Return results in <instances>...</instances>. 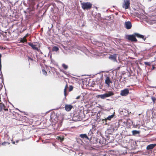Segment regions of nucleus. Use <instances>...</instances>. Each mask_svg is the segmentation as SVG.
<instances>
[{
  "mask_svg": "<svg viewBox=\"0 0 156 156\" xmlns=\"http://www.w3.org/2000/svg\"><path fill=\"white\" fill-rule=\"evenodd\" d=\"M98 117H99V116H98V117H97V119L98 118Z\"/></svg>",
  "mask_w": 156,
  "mask_h": 156,
  "instance_id": "obj_39",
  "label": "nucleus"
},
{
  "mask_svg": "<svg viewBox=\"0 0 156 156\" xmlns=\"http://www.w3.org/2000/svg\"><path fill=\"white\" fill-rule=\"evenodd\" d=\"M105 83L108 86H110L111 83H112V82L110 80V78L108 76H106L105 80Z\"/></svg>",
  "mask_w": 156,
  "mask_h": 156,
  "instance_id": "obj_10",
  "label": "nucleus"
},
{
  "mask_svg": "<svg viewBox=\"0 0 156 156\" xmlns=\"http://www.w3.org/2000/svg\"><path fill=\"white\" fill-rule=\"evenodd\" d=\"M79 136L80 137L83 139H85L88 140H89V137L86 134H80V135Z\"/></svg>",
  "mask_w": 156,
  "mask_h": 156,
  "instance_id": "obj_12",
  "label": "nucleus"
},
{
  "mask_svg": "<svg viewBox=\"0 0 156 156\" xmlns=\"http://www.w3.org/2000/svg\"><path fill=\"white\" fill-rule=\"evenodd\" d=\"M81 7L84 9H88L92 8V4L89 2H82L81 3Z\"/></svg>",
  "mask_w": 156,
  "mask_h": 156,
  "instance_id": "obj_2",
  "label": "nucleus"
},
{
  "mask_svg": "<svg viewBox=\"0 0 156 156\" xmlns=\"http://www.w3.org/2000/svg\"><path fill=\"white\" fill-rule=\"evenodd\" d=\"M132 133H133V135H135L137 134H139L140 132L139 131H137L136 130H134L132 131Z\"/></svg>",
  "mask_w": 156,
  "mask_h": 156,
  "instance_id": "obj_17",
  "label": "nucleus"
},
{
  "mask_svg": "<svg viewBox=\"0 0 156 156\" xmlns=\"http://www.w3.org/2000/svg\"><path fill=\"white\" fill-rule=\"evenodd\" d=\"M118 81V80H116V79H115L114 80V85H115L116 83V81Z\"/></svg>",
  "mask_w": 156,
  "mask_h": 156,
  "instance_id": "obj_28",
  "label": "nucleus"
},
{
  "mask_svg": "<svg viewBox=\"0 0 156 156\" xmlns=\"http://www.w3.org/2000/svg\"><path fill=\"white\" fill-rule=\"evenodd\" d=\"M136 37L135 33L134 34L128 35L127 38L128 40L136 42L137 41V40L136 38Z\"/></svg>",
  "mask_w": 156,
  "mask_h": 156,
  "instance_id": "obj_6",
  "label": "nucleus"
},
{
  "mask_svg": "<svg viewBox=\"0 0 156 156\" xmlns=\"http://www.w3.org/2000/svg\"><path fill=\"white\" fill-rule=\"evenodd\" d=\"M27 40L26 39V38H24V37H23V38H21L20 40V42L22 43L27 42Z\"/></svg>",
  "mask_w": 156,
  "mask_h": 156,
  "instance_id": "obj_19",
  "label": "nucleus"
},
{
  "mask_svg": "<svg viewBox=\"0 0 156 156\" xmlns=\"http://www.w3.org/2000/svg\"><path fill=\"white\" fill-rule=\"evenodd\" d=\"M3 110L5 112H4V113L6 116H7V113H5V112H7L8 111V108L5 106L2 103H1L0 104V112H1Z\"/></svg>",
  "mask_w": 156,
  "mask_h": 156,
  "instance_id": "obj_3",
  "label": "nucleus"
},
{
  "mask_svg": "<svg viewBox=\"0 0 156 156\" xmlns=\"http://www.w3.org/2000/svg\"><path fill=\"white\" fill-rule=\"evenodd\" d=\"M73 89V87L72 86H70L69 87V91H72Z\"/></svg>",
  "mask_w": 156,
  "mask_h": 156,
  "instance_id": "obj_25",
  "label": "nucleus"
},
{
  "mask_svg": "<svg viewBox=\"0 0 156 156\" xmlns=\"http://www.w3.org/2000/svg\"><path fill=\"white\" fill-rule=\"evenodd\" d=\"M2 68L1 59L0 58V70H1Z\"/></svg>",
  "mask_w": 156,
  "mask_h": 156,
  "instance_id": "obj_27",
  "label": "nucleus"
},
{
  "mask_svg": "<svg viewBox=\"0 0 156 156\" xmlns=\"http://www.w3.org/2000/svg\"><path fill=\"white\" fill-rule=\"evenodd\" d=\"M62 66L65 69H66L68 68V66L64 64L62 65Z\"/></svg>",
  "mask_w": 156,
  "mask_h": 156,
  "instance_id": "obj_22",
  "label": "nucleus"
},
{
  "mask_svg": "<svg viewBox=\"0 0 156 156\" xmlns=\"http://www.w3.org/2000/svg\"><path fill=\"white\" fill-rule=\"evenodd\" d=\"M144 64L146 65H147L148 66H151V64L150 63V62H144Z\"/></svg>",
  "mask_w": 156,
  "mask_h": 156,
  "instance_id": "obj_24",
  "label": "nucleus"
},
{
  "mask_svg": "<svg viewBox=\"0 0 156 156\" xmlns=\"http://www.w3.org/2000/svg\"><path fill=\"white\" fill-rule=\"evenodd\" d=\"M2 57V55L0 54V58H1Z\"/></svg>",
  "mask_w": 156,
  "mask_h": 156,
  "instance_id": "obj_37",
  "label": "nucleus"
},
{
  "mask_svg": "<svg viewBox=\"0 0 156 156\" xmlns=\"http://www.w3.org/2000/svg\"><path fill=\"white\" fill-rule=\"evenodd\" d=\"M80 97V96H77L76 98V99H79Z\"/></svg>",
  "mask_w": 156,
  "mask_h": 156,
  "instance_id": "obj_31",
  "label": "nucleus"
},
{
  "mask_svg": "<svg viewBox=\"0 0 156 156\" xmlns=\"http://www.w3.org/2000/svg\"><path fill=\"white\" fill-rule=\"evenodd\" d=\"M62 72H63V73H65V74H66V73H65V72H65V71H64V70H62Z\"/></svg>",
  "mask_w": 156,
  "mask_h": 156,
  "instance_id": "obj_33",
  "label": "nucleus"
},
{
  "mask_svg": "<svg viewBox=\"0 0 156 156\" xmlns=\"http://www.w3.org/2000/svg\"><path fill=\"white\" fill-rule=\"evenodd\" d=\"M125 25L126 28L127 29H131L132 27L131 23L130 21L126 22Z\"/></svg>",
  "mask_w": 156,
  "mask_h": 156,
  "instance_id": "obj_8",
  "label": "nucleus"
},
{
  "mask_svg": "<svg viewBox=\"0 0 156 156\" xmlns=\"http://www.w3.org/2000/svg\"><path fill=\"white\" fill-rule=\"evenodd\" d=\"M129 90L128 89H125L121 91L120 95L122 96H126L129 94Z\"/></svg>",
  "mask_w": 156,
  "mask_h": 156,
  "instance_id": "obj_7",
  "label": "nucleus"
},
{
  "mask_svg": "<svg viewBox=\"0 0 156 156\" xmlns=\"http://www.w3.org/2000/svg\"><path fill=\"white\" fill-rule=\"evenodd\" d=\"M12 143H13V144H15V142H12Z\"/></svg>",
  "mask_w": 156,
  "mask_h": 156,
  "instance_id": "obj_36",
  "label": "nucleus"
},
{
  "mask_svg": "<svg viewBox=\"0 0 156 156\" xmlns=\"http://www.w3.org/2000/svg\"><path fill=\"white\" fill-rule=\"evenodd\" d=\"M42 71L43 74L44 75H45L46 76L47 75V72L44 69H43L42 70Z\"/></svg>",
  "mask_w": 156,
  "mask_h": 156,
  "instance_id": "obj_21",
  "label": "nucleus"
},
{
  "mask_svg": "<svg viewBox=\"0 0 156 156\" xmlns=\"http://www.w3.org/2000/svg\"><path fill=\"white\" fill-rule=\"evenodd\" d=\"M117 55L116 54L110 55L109 57V58L114 61H116Z\"/></svg>",
  "mask_w": 156,
  "mask_h": 156,
  "instance_id": "obj_13",
  "label": "nucleus"
},
{
  "mask_svg": "<svg viewBox=\"0 0 156 156\" xmlns=\"http://www.w3.org/2000/svg\"><path fill=\"white\" fill-rule=\"evenodd\" d=\"M135 35L136 37L138 38H142L143 39H144V36L143 35H140L137 33H135Z\"/></svg>",
  "mask_w": 156,
  "mask_h": 156,
  "instance_id": "obj_15",
  "label": "nucleus"
},
{
  "mask_svg": "<svg viewBox=\"0 0 156 156\" xmlns=\"http://www.w3.org/2000/svg\"><path fill=\"white\" fill-rule=\"evenodd\" d=\"M29 35V34H26L25 35V36H24V38H26V37H27Z\"/></svg>",
  "mask_w": 156,
  "mask_h": 156,
  "instance_id": "obj_29",
  "label": "nucleus"
},
{
  "mask_svg": "<svg viewBox=\"0 0 156 156\" xmlns=\"http://www.w3.org/2000/svg\"><path fill=\"white\" fill-rule=\"evenodd\" d=\"M151 99L154 103L156 101V98L154 97H153L151 98Z\"/></svg>",
  "mask_w": 156,
  "mask_h": 156,
  "instance_id": "obj_23",
  "label": "nucleus"
},
{
  "mask_svg": "<svg viewBox=\"0 0 156 156\" xmlns=\"http://www.w3.org/2000/svg\"><path fill=\"white\" fill-rule=\"evenodd\" d=\"M28 59H30V60L31 61H33V59L31 58H30V57H28Z\"/></svg>",
  "mask_w": 156,
  "mask_h": 156,
  "instance_id": "obj_30",
  "label": "nucleus"
},
{
  "mask_svg": "<svg viewBox=\"0 0 156 156\" xmlns=\"http://www.w3.org/2000/svg\"><path fill=\"white\" fill-rule=\"evenodd\" d=\"M107 93H105L103 94L98 95V98H100L101 99H105L106 98L110 97L114 94V92L112 91H107Z\"/></svg>",
  "mask_w": 156,
  "mask_h": 156,
  "instance_id": "obj_1",
  "label": "nucleus"
},
{
  "mask_svg": "<svg viewBox=\"0 0 156 156\" xmlns=\"http://www.w3.org/2000/svg\"><path fill=\"white\" fill-rule=\"evenodd\" d=\"M52 50L53 51H57L59 50V48L58 47L54 46L53 47Z\"/></svg>",
  "mask_w": 156,
  "mask_h": 156,
  "instance_id": "obj_18",
  "label": "nucleus"
},
{
  "mask_svg": "<svg viewBox=\"0 0 156 156\" xmlns=\"http://www.w3.org/2000/svg\"><path fill=\"white\" fill-rule=\"evenodd\" d=\"M36 44V43H34V44L31 42L28 43V44L32 48L33 50H36L37 51L39 52L40 51V49H39L37 47V45Z\"/></svg>",
  "mask_w": 156,
  "mask_h": 156,
  "instance_id": "obj_5",
  "label": "nucleus"
},
{
  "mask_svg": "<svg viewBox=\"0 0 156 156\" xmlns=\"http://www.w3.org/2000/svg\"><path fill=\"white\" fill-rule=\"evenodd\" d=\"M51 120H52V118L53 117V115H51Z\"/></svg>",
  "mask_w": 156,
  "mask_h": 156,
  "instance_id": "obj_32",
  "label": "nucleus"
},
{
  "mask_svg": "<svg viewBox=\"0 0 156 156\" xmlns=\"http://www.w3.org/2000/svg\"><path fill=\"white\" fill-rule=\"evenodd\" d=\"M58 139L60 140V141L62 142L64 140V138L63 137H62L61 136H58Z\"/></svg>",
  "mask_w": 156,
  "mask_h": 156,
  "instance_id": "obj_20",
  "label": "nucleus"
},
{
  "mask_svg": "<svg viewBox=\"0 0 156 156\" xmlns=\"http://www.w3.org/2000/svg\"><path fill=\"white\" fill-rule=\"evenodd\" d=\"M104 156H110V155H109V154H105Z\"/></svg>",
  "mask_w": 156,
  "mask_h": 156,
  "instance_id": "obj_34",
  "label": "nucleus"
},
{
  "mask_svg": "<svg viewBox=\"0 0 156 156\" xmlns=\"http://www.w3.org/2000/svg\"><path fill=\"white\" fill-rule=\"evenodd\" d=\"M1 102V100H0V104L1 103H2V102Z\"/></svg>",
  "mask_w": 156,
  "mask_h": 156,
  "instance_id": "obj_38",
  "label": "nucleus"
},
{
  "mask_svg": "<svg viewBox=\"0 0 156 156\" xmlns=\"http://www.w3.org/2000/svg\"><path fill=\"white\" fill-rule=\"evenodd\" d=\"M114 115L112 114L111 115H110L108 116V117H107L106 118H105L104 119H102L101 120L102 121H105L106 122H107V120H108L109 121H110L113 118V117L114 116Z\"/></svg>",
  "mask_w": 156,
  "mask_h": 156,
  "instance_id": "obj_11",
  "label": "nucleus"
},
{
  "mask_svg": "<svg viewBox=\"0 0 156 156\" xmlns=\"http://www.w3.org/2000/svg\"><path fill=\"white\" fill-rule=\"evenodd\" d=\"M19 140H16V143H18L19 142Z\"/></svg>",
  "mask_w": 156,
  "mask_h": 156,
  "instance_id": "obj_35",
  "label": "nucleus"
},
{
  "mask_svg": "<svg viewBox=\"0 0 156 156\" xmlns=\"http://www.w3.org/2000/svg\"><path fill=\"white\" fill-rule=\"evenodd\" d=\"M9 144L7 142H4L2 143V145H4L5 144Z\"/></svg>",
  "mask_w": 156,
  "mask_h": 156,
  "instance_id": "obj_26",
  "label": "nucleus"
},
{
  "mask_svg": "<svg viewBox=\"0 0 156 156\" xmlns=\"http://www.w3.org/2000/svg\"><path fill=\"white\" fill-rule=\"evenodd\" d=\"M68 87V85L67 83L66 84V85L65 86V88L64 89V95L66 97V96L67 95V94L66 93V89Z\"/></svg>",
  "mask_w": 156,
  "mask_h": 156,
  "instance_id": "obj_16",
  "label": "nucleus"
},
{
  "mask_svg": "<svg viewBox=\"0 0 156 156\" xmlns=\"http://www.w3.org/2000/svg\"><path fill=\"white\" fill-rule=\"evenodd\" d=\"M155 144H151L148 145L147 147V149L149 150L153 149L155 146Z\"/></svg>",
  "mask_w": 156,
  "mask_h": 156,
  "instance_id": "obj_14",
  "label": "nucleus"
},
{
  "mask_svg": "<svg viewBox=\"0 0 156 156\" xmlns=\"http://www.w3.org/2000/svg\"><path fill=\"white\" fill-rule=\"evenodd\" d=\"M130 0H124L122 3V7L126 9H128L130 7Z\"/></svg>",
  "mask_w": 156,
  "mask_h": 156,
  "instance_id": "obj_4",
  "label": "nucleus"
},
{
  "mask_svg": "<svg viewBox=\"0 0 156 156\" xmlns=\"http://www.w3.org/2000/svg\"><path fill=\"white\" fill-rule=\"evenodd\" d=\"M73 106L71 105L66 104L65 105V108L67 111H70L73 108Z\"/></svg>",
  "mask_w": 156,
  "mask_h": 156,
  "instance_id": "obj_9",
  "label": "nucleus"
}]
</instances>
